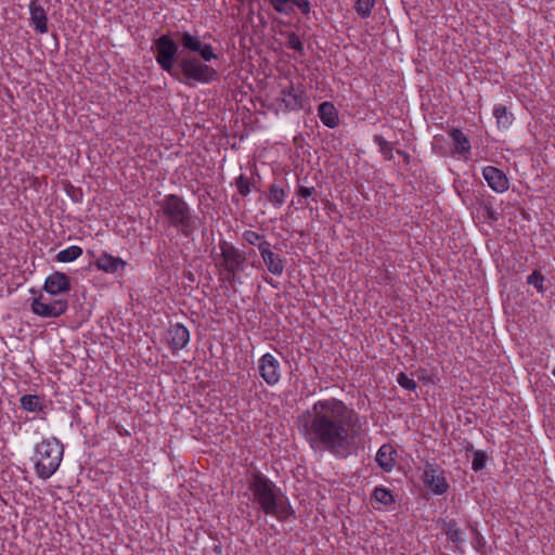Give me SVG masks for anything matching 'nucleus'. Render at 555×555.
<instances>
[{"label": "nucleus", "mask_w": 555, "mask_h": 555, "mask_svg": "<svg viewBox=\"0 0 555 555\" xmlns=\"http://www.w3.org/2000/svg\"><path fill=\"white\" fill-rule=\"evenodd\" d=\"M486 215L489 219H492V220H496V214L495 211L492 209V207H487L486 208Z\"/></svg>", "instance_id": "38"}, {"label": "nucleus", "mask_w": 555, "mask_h": 555, "mask_svg": "<svg viewBox=\"0 0 555 555\" xmlns=\"http://www.w3.org/2000/svg\"><path fill=\"white\" fill-rule=\"evenodd\" d=\"M259 254L268 272L275 276H281L284 273L285 260L280 254L273 250L271 243L267 246H262Z\"/></svg>", "instance_id": "10"}, {"label": "nucleus", "mask_w": 555, "mask_h": 555, "mask_svg": "<svg viewBox=\"0 0 555 555\" xmlns=\"http://www.w3.org/2000/svg\"><path fill=\"white\" fill-rule=\"evenodd\" d=\"M374 2L375 0H356L354 9L360 16L367 17L371 14Z\"/></svg>", "instance_id": "30"}, {"label": "nucleus", "mask_w": 555, "mask_h": 555, "mask_svg": "<svg viewBox=\"0 0 555 555\" xmlns=\"http://www.w3.org/2000/svg\"><path fill=\"white\" fill-rule=\"evenodd\" d=\"M20 402L24 410L33 413L41 412L46 408L43 398L37 395H24Z\"/></svg>", "instance_id": "22"}, {"label": "nucleus", "mask_w": 555, "mask_h": 555, "mask_svg": "<svg viewBox=\"0 0 555 555\" xmlns=\"http://www.w3.org/2000/svg\"><path fill=\"white\" fill-rule=\"evenodd\" d=\"M373 141L378 146L379 152L383 154L385 159L391 160L393 158V147L390 142H388L386 139H384V137L378 134L374 137Z\"/></svg>", "instance_id": "28"}, {"label": "nucleus", "mask_w": 555, "mask_h": 555, "mask_svg": "<svg viewBox=\"0 0 555 555\" xmlns=\"http://www.w3.org/2000/svg\"><path fill=\"white\" fill-rule=\"evenodd\" d=\"M293 5H297L304 13L309 11L308 0H292Z\"/></svg>", "instance_id": "37"}, {"label": "nucleus", "mask_w": 555, "mask_h": 555, "mask_svg": "<svg viewBox=\"0 0 555 555\" xmlns=\"http://www.w3.org/2000/svg\"><path fill=\"white\" fill-rule=\"evenodd\" d=\"M424 485L437 495H442L449 490V483L444 472L436 464L426 463L423 472Z\"/></svg>", "instance_id": "9"}, {"label": "nucleus", "mask_w": 555, "mask_h": 555, "mask_svg": "<svg viewBox=\"0 0 555 555\" xmlns=\"http://www.w3.org/2000/svg\"><path fill=\"white\" fill-rule=\"evenodd\" d=\"M243 240L249 245L257 246L259 251L260 248H262V246H267L270 244V242L267 241L263 235L253 230H246L243 233Z\"/></svg>", "instance_id": "26"}, {"label": "nucleus", "mask_w": 555, "mask_h": 555, "mask_svg": "<svg viewBox=\"0 0 555 555\" xmlns=\"http://www.w3.org/2000/svg\"><path fill=\"white\" fill-rule=\"evenodd\" d=\"M288 194L289 189L286 183L284 181H275L269 186L267 197L272 206L280 208L284 205Z\"/></svg>", "instance_id": "17"}, {"label": "nucleus", "mask_w": 555, "mask_h": 555, "mask_svg": "<svg viewBox=\"0 0 555 555\" xmlns=\"http://www.w3.org/2000/svg\"><path fill=\"white\" fill-rule=\"evenodd\" d=\"M482 176L488 185L496 193H503L508 190L509 182L506 175L496 167L487 166L482 170Z\"/></svg>", "instance_id": "13"}, {"label": "nucleus", "mask_w": 555, "mask_h": 555, "mask_svg": "<svg viewBox=\"0 0 555 555\" xmlns=\"http://www.w3.org/2000/svg\"><path fill=\"white\" fill-rule=\"evenodd\" d=\"M345 403L337 399L314 403V441L338 459H346L358 449L357 431H349Z\"/></svg>", "instance_id": "1"}, {"label": "nucleus", "mask_w": 555, "mask_h": 555, "mask_svg": "<svg viewBox=\"0 0 555 555\" xmlns=\"http://www.w3.org/2000/svg\"><path fill=\"white\" fill-rule=\"evenodd\" d=\"M260 374L262 378L269 384L274 385L280 379V363L278 359L271 354L266 353L260 360Z\"/></svg>", "instance_id": "15"}, {"label": "nucleus", "mask_w": 555, "mask_h": 555, "mask_svg": "<svg viewBox=\"0 0 555 555\" xmlns=\"http://www.w3.org/2000/svg\"><path fill=\"white\" fill-rule=\"evenodd\" d=\"M43 288L48 295H60L70 289V280L65 273L55 271L46 278Z\"/></svg>", "instance_id": "11"}, {"label": "nucleus", "mask_w": 555, "mask_h": 555, "mask_svg": "<svg viewBox=\"0 0 555 555\" xmlns=\"http://www.w3.org/2000/svg\"><path fill=\"white\" fill-rule=\"evenodd\" d=\"M299 429L305 434L307 441L312 447V423L310 424V421L308 418H302L300 421Z\"/></svg>", "instance_id": "36"}, {"label": "nucleus", "mask_w": 555, "mask_h": 555, "mask_svg": "<svg viewBox=\"0 0 555 555\" xmlns=\"http://www.w3.org/2000/svg\"><path fill=\"white\" fill-rule=\"evenodd\" d=\"M487 459H488V456L483 451H480V450L475 451L473 461H472V468L475 472L482 470L486 466Z\"/></svg>", "instance_id": "31"}, {"label": "nucleus", "mask_w": 555, "mask_h": 555, "mask_svg": "<svg viewBox=\"0 0 555 555\" xmlns=\"http://www.w3.org/2000/svg\"><path fill=\"white\" fill-rule=\"evenodd\" d=\"M493 116L500 129H508L514 121L513 113L504 105H495Z\"/></svg>", "instance_id": "23"}, {"label": "nucleus", "mask_w": 555, "mask_h": 555, "mask_svg": "<svg viewBox=\"0 0 555 555\" xmlns=\"http://www.w3.org/2000/svg\"><path fill=\"white\" fill-rule=\"evenodd\" d=\"M312 194V191L308 186L300 185L297 191V201H293V205H298L300 207L305 206L306 199Z\"/></svg>", "instance_id": "34"}, {"label": "nucleus", "mask_w": 555, "mask_h": 555, "mask_svg": "<svg viewBox=\"0 0 555 555\" xmlns=\"http://www.w3.org/2000/svg\"><path fill=\"white\" fill-rule=\"evenodd\" d=\"M373 499L378 503L389 506L395 502L393 495L387 488L376 487L372 494Z\"/></svg>", "instance_id": "27"}, {"label": "nucleus", "mask_w": 555, "mask_h": 555, "mask_svg": "<svg viewBox=\"0 0 555 555\" xmlns=\"http://www.w3.org/2000/svg\"><path fill=\"white\" fill-rule=\"evenodd\" d=\"M397 382L404 389L414 390L416 388V383L412 378H409L405 373H399Z\"/></svg>", "instance_id": "35"}, {"label": "nucleus", "mask_w": 555, "mask_h": 555, "mask_svg": "<svg viewBox=\"0 0 555 555\" xmlns=\"http://www.w3.org/2000/svg\"><path fill=\"white\" fill-rule=\"evenodd\" d=\"M318 114L321 121L328 128H335L338 126L339 117L338 112L333 103L323 102L318 108Z\"/></svg>", "instance_id": "19"}, {"label": "nucleus", "mask_w": 555, "mask_h": 555, "mask_svg": "<svg viewBox=\"0 0 555 555\" xmlns=\"http://www.w3.org/2000/svg\"><path fill=\"white\" fill-rule=\"evenodd\" d=\"M218 247L220 253L214 256V261L219 282L231 287L241 284L240 274L247 267L245 253L225 240H220Z\"/></svg>", "instance_id": "5"}, {"label": "nucleus", "mask_w": 555, "mask_h": 555, "mask_svg": "<svg viewBox=\"0 0 555 555\" xmlns=\"http://www.w3.org/2000/svg\"><path fill=\"white\" fill-rule=\"evenodd\" d=\"M397 153H398V154H400V155H404L405 157H408V155H406V154H404V153H403V152H401V151H397Z\"/></svg>", "instance_id": "42"}, {"label": "nucleus", "mask_w": 555, "mask_h": 555, "mask_svg": "<svg viewBox=\"0 0 555 555\" xmlns=\"http://www.w3.org/2000/svg\"><path fill=\"white\" fill-rule=\"evenodd\" d=\"M82 248L77 245H72L66 247L65 249L60 250L56 254V260L59 262L67 263L73 262L78 259L82 255Z\"/></svg>", "instance_id": "24"}, {"label": "nucleus", "mask_w": 555, "mask_h": 555, "mask_svg": "<svg viewBox=\"0 0 555 555\" xmlns=\"http://www.w3.org/2000/svg\"><path fill=\"white\" fill-rule=\"evenodd\" d=\"M98 270L108 273L116 274L125 271L127 261L120 257L113 256L107 251H103L94 262Z\"/></svg>", "instance_id": "12"}, {"label": "nucleus", "mask_w": 555, "mask_h": 555, "mask_svg": "<svg viewBox=\"0 0 555 555\" xmlns=\"http://www.w3.org/2000/svg\"><path fill=\"white\" fill-rule=\"evenodd\" d=\"M378 465L386 472H390L393 467V460L391 457V447L382 446L376 454Z\"/></svg>", "instance_id": "25"}, {"label": "nucleus", "mask_w": 555, "mask_h": 555, "mask_svg": "<svg viewBox=\"0 0 555 555\" xmlns=\"http://www.w3.org/2000/svg\"><path fill=\"white\" fill-rule=\"evenodd\" d=\"M64 447L56 438L44 439L35 449V470L39 478H50L60 467Z\"/></svg>", "instance_id": "6"}, {"label": "nucleus", "mask_w": 555, "mask_h": 555, "mask_svg": "<svg viewBox=\"0 0 555 555\" xmlns=\"http://www.w3.org/2000/svg\"><path fill=\"white\" fill-rule=\"evenodd\" d=\"M29 14L31 25L35 30L39 34L48 33V17L46 10L37 3L36 0H33L29 3Z\"/></svg>", "instance_id": "16"}, {"label": "nucleus", "mask_w": 555, "mask_h": 555, "mask_svg": "<svg viewBox=\"0 0 555 555\" xmlns=\"http://www.w3.org/2000/svg\"><path fill=\"white\" fill-rule=\"evenodd\" d=\"M273 9L283 14H289L293 11L292 0H269Z\"/></svg>", "instance_id": "32"}, {"label": "nucleus", "mask_w": 555, "mask_h": 555, "mask_svg": "<svg viewBox=\"0 0 555 555\" xmlns=\"http://www.w3.org/2000/svg\"><path fill=\"white\" fill-rule=\"evenodd\" d=\"M235 184H236V188L242 196H247L251 192L250 181L244 175H240L236 178Z\"/></svg>", "instance_id": "33"}, {"label": "nucleus", "mask_w": 555, "mask_h": 555, "mask_svg": "<svg viewBox=\"0 0 555 555\" xmlns=\"http://www.w3.org/2000/svg\"><path fill=\"white\" fill-rule=\"evenodd\" d=\"M449 135L452 141L453 152L460 155L467 154L470 151V141L468 137L460 129L453 128Z\"/></svg>", "instance_id": "20"}, {"label": "nucleus", "mask_w": 555, "mask_h": 555, "mask_svg": "<svg viewBox=\"0 0 555 555\" xmlns=\"http://www.w3.org/2000/svg\"><path fill=\"white\" fill-rule=\"evenodd\" d=\"M190 341V332L182 324L171 325L168 331L169 347H186Z\"/></svg>", "instance_id": "18"}, {"label": "nucleus", "mask_w": 555, "mask_h": 555, "mask_svg": "<svg viewBox=\"0 0 555 555\" xmlns=\"http://www.w3.org/2000/svg\"><path fill=\"white\" fill-rule=\"evenodd\" d=\"M442 531L448 537V539L455 544L456 548L460 550L463 538L462 531L457 527L456 521L454 519L443 521Z\"/></svg>", "instance_id": "21"}, {"label": "nucleus", "mask_w": 555, "mask_h": 555, "mask_svg": "<svg viewBox=\"0 0 555 555\" xmlns=\"http://www.w3.org/2000/svg\"><path fill=\"white\" fill-rule=\"evenodd\" d=\"M304 92L299 87L291 86L285 88L280 93V108L285 111L298 109L302 106Z\"/></svg>", "instance_id": "14"}, {"label": "nucleus", "mask_w": 555, "mask_h": 555, "mask_svg": "<svg viewBox=\"0 0 555 555\" xmlns=\"http://www.w3.org/2000/svg\"><path fill=\"white\" fill-rule=\"evenodd\" d=\"M552 374L555 376V367L553 369Z\"/></svg>", "instance_id": "43"}, {"label": "nucleus", "mask_w": 555, "mask_h": 555, "mask_svg": "<svg viewBox=\"0 0 555 555\" xmlns=\"http://www.w3.org/2000/svg\"><path fill=\"white\" fill-rule=\"evenodd\" d=\"M68 301L63 298H53L51 295L41 294L31 302V311L42 318H57L66 312Z\"/></svg>", "instance_id": "8"}, {"label": "nucleus", "mask_w": 555, "mask_h": 555, "mask_svg": "<svg viewBox=\"0 0 555 555\" xmlns=\"http://www.w3.org/2000/svg\"><path fill=\"white\" fill-rule=\"evenodd\" d=\"M159 214L169 228L186 238H193L204 220L178 194H167L159 202Z\"/></svg>", "instance_id": "4"}, {"label": "nucleus", "mask_w": 555, "mask_h": 555, "mask_svg": "<svg viewBox=\"0 0 555 555\" xmlns=\"http://www.w3.org/2000/svg\"><path fill=\"white\" fill-rule=\"evenodd\" d=\"M214 550L217 554H221L222 548L220 545H216Z\"/></svg>", "instance_id": "39"}, {"label": "nucleus", "mask_w": 555, "mask_h": 555, "mask_svg": "<svg viewBox=\"0 0 555 555\" xmlns=\"http://www.w3.org/2000/svg\"><path fill=\"white\" fill-rule=\"evenodd\" d=\"M155 59L159 67L167 72L171 77L179 79V73L175 68V59L179 47L168 35H162L154 40Z\"/></svg>", "instance_id": "7"}, {"label": "nucleus", "mask_w": 555, "mask_h": 555, "mask_svg": "<svg viewBox=\"0 0 555 555\" xmlns=\"http://www.w3.org/2000/svg\"><path fill=\"white\" fill-rule=\"evenodd\" d=\"M248 489L259 509L266 515H272L279 520L287 519L292 514L288 499L282 490L266 475L254 472L248 478Z\"/></svg>", "instance_id": "3"}, {"label": "nucleus", "mask_w": 555, "mask_h": 555, "mask_svg": "<svg viewBox=\"0 0 555 555\" xmlns=\"http://www.w3.org/2000/svg\"><path fill=\"white\" fill-rule=\"evenodd\" d=\"M180 43L184 50L197 52L199 57L189 56L179 61V67L184 77L185 85L210 83L218 78V72L207 63L217 60L218 55L209 43H203L197 36L188 31L180 34ZM178 80L181 81L179 78Z\"/></svg>", "instance_id": "2"}, {"label": "nucleus", "mask_w": 555, "mask_h": 555, "mask_svg": "<svg viewBox=\"0 0 555 555\" xmlns=\"http://www.w3.org/2000/svg\"><path fill=\"white\" fill-rule=\"evenodd\" d=\"M544 275L538 271V270H534L528 278H527V283L529 285H532L537 291L538 293H541L543 294L544 293Z\"/></svg>", "instance_id": "29"}, {"label": "nucleus", "mask_w": 555, "mask_h": 555, "mask_svg": "<svg viewBox=\"0 0 555 555\" xmlns=\"http://www.w3.org/2000/svg\"><path fill=\"white\" fill-rule=\"evenodd\" d=\"M82 350H83V353H85L86 356H89V353H88L89 349H88V348H85V349H82Z\"/></svg>", "instance_id": "41"}, {"label": "nucleus", "mask_w": 555, "mask_h": 555, "mask_svg": "<svg viewBox=\"0 0 555 555\" xmlns=\"http://www.w3.org/2000/svg\"><path fill=\"white\" fill-rule=\"evenodd\" d=\"M264 281H266L268 284H270V285L274 286V284H273V282H272V279H264Z\"/></svg>", "instance_id": "40"}]
</instances>
